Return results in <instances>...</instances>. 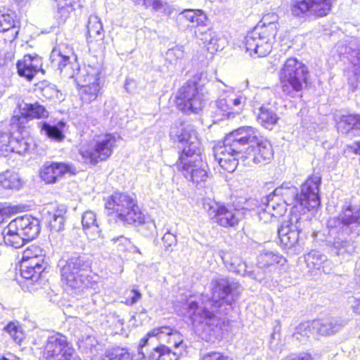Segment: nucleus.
<instances>
[{
  "label": "nucleus",
  "instance_id": "obj_55",
  "mask_svg": "<svg viewBox=\"0 0 360 360\" xmlns=\"http://www.w3.org/2000/svg\"><path fill=\"white\" fill-rule=\"evenodd\" d=\"M57 6L58 9L56 14V18L59 23L65 22L67 19L70 18V14L74 11V9L70 8V7L61 5L60 3L57 4Z\"/></svg>",
  "mask_w": 360,
  "mask_h": 360
},
{
  "label": "nucleus",
  "instance_id": "obj_19",
  "mask_svg": "<svg viewBox=\"0 0 360 360\" xmlns=\"http://www.w3.org/2000/svg\"><path fill=\"white\" fill-rule=\"evenodd\" d=\"M273 155L270 143L261 139L258 144L247 148L246 150L238 157V161L240 160L243 162L244 165L250 167L253 165H264L272 159Z\"/></svg>",
  "mask_w": 360,
  "mask_h": 360
},
{
  "label": "nucleus",
  "instance_id": "obj_20",
  "mask_svg": "<svg viewBox=\"0 0 360 360\" xmlns=\"http://www.w3.org/2000/svg\"><path fill=\"white\" fill-rule=\"evenodd\" d=\"M245 98L238 96L231 91L224 92L216 102V113L220 120L229 118L231 115L238 112L245 103Z\"/></svg>",
  "mask_w": 360,
  "mask_h": 360
},
{
  "label": "nucleus",
  "instance_id": "obj_53",
  "mask_svg": "<svg viewBox=\"0 0 360 360\" xmlns=\"http://www.w3.org/2000/svg\"><path fill=\"white\" fill-rule=\"evenodd\" d=\"M9 133L0 131V156H7L11 153Z\"/></svg>",
  "mask_w": 360,
  "mask_h": 360
},
{
  "label": "nucleus",
  "instance_id": "obj_52",
  "mask_svg": "<svg viewBox=\"0 0 360 360\" xmlns=\"http://www.w3.org/2000/svg\"><path fill=\"white\" fill-rule=\"evenodd\" d=\"M14 20L11 15L4 13L0 10V32H7L14 28Z\"/></svg>",
  "mask_w": 360,
  "mask_h": 360
},
{
  "label": "nucleus",
  "instance_id": "obj_56",
  "mask_svg": "<svg viewBox=\"0 0 360 360\" xmlns=\"http://www.w3.org/2000/svg\"><path fill=\"white\" fill-rule=\"evenodd\" d=\"M163 245L166 251L172 252L173 247L176 245L177 240L174 234L167 231L162 238Z\"/></svg>",
  "mask_w": 360,
  "mask_h": 360
},
{
  "label": "nucleus",
  "instance_id": "obj_49",
  "mask_svg": "<svg viewBox=\"0 0 360 360\" xmlns=\"http://www.w3.org/2000/svg\"><path fill=\"white\" fill-rule=\"evenodd\" d=\"M45 257V250L38 245H32L22 252V259H34L35 257Z\"/></svg>",
  "mask_w": 360,
  "mask_h": 360
},
{
  "label": "nucleus",
  "instance_id": "obj_50",
  "mask_svg": "<svg viewBox=\"0 0 360 360\" xmlns=\"http://www.w3.org/2000/svg\"><path fill=\"white\" fill-rule=\"evenodd\" d=\"M205 27L206 25H202L195 30L196 37L202 41L205 45H206L207 42H210L212 37H213L212 35L216 32L213 30L206 28Z\"/></svg>",
  "mask_w": 360,
  "mask_h": 360
},
{
  "label": "nucleus",
  "instance_id": "obj_25",
  "mask_svg": "<svg viewBox=\"0 0 360 360\" xmlns=\"http://www.w3.org/2000/svg\"><path fill=\"white\" fill-rule=\"evenodd\" d=\"M220 256L226 268L232 272L239 275H247L258 281H262L264 276L256 273V271H248L245 263L243 262L241 259L236 256H233L230 252H220Z\"/></svg>",
  "mask_w": 360,
  "mask_h": 360
},
{
  "label": "nucleus",
  "instance_id": "obj_61",
  "mask_svg": "<svg viewBox=\"0 0 360 360\" xmlns=\"http://www.w3.org/2000/svg\"><path fill=\"white\" fill-rule=\"evenodd\" d=\"M57 4H61L65 6L70 7L72 9H75V6H79V0H56Z\"/></svg>",
  "mask_w": 360,
  "mask_h": 360
},
{
  "label": "nucleus",
  "instance_id": "obj_37",
  "mask_svg": "<svg viewBox=\"0 0 360 360\" xmlns=\"http://www.w3.org/2000/svg\"><path fill=\"white\" fill-rule=\"evenodd\" d=\"M24 114L30 119H44L49 117V113L46 108L36 102L34 103H25L22 107Z\"/></svg>",
  "mask_w": 360,
  "mask_h": 360
},
{
  "label": "nucleus",
  "instance_id": "obj_63",
  "mask_svg": "<svg viewBox=\"0 0 360 360\" xmlns=\"http://www.w3.org/2000/svg\"><path fill=\"white\" fill-rule=\"evenodd\" d=\"M133 1L136 5H142L143 6L144 0H133Z\"/></svg>",
  "mask_w": 360,
  "mask_h": 360
},
{
  "label": "nucleus",
  "instance_id": "obj_47",
  "mask_svg": "<svg viewBox=\"0 0 360 360\" xmlns=\"http://www.w3.org/2000/svg\"><path fill=\"white\" fill-rule=\"evenodd\" d=\"M65 211L63 209L55 210L52 214H51L50 219L49 221V226L52 231H60L64 229V214Z\"/></svg>",
  "mask_w": 360,
  "mask_h": 360
},
{
  "label": "nucleus",
  "instance_id": "obj_7",
  "mask_svg": "<svg viewBox=\"0 0 360 360\" xmlns=\"http://www.w3.org/2000/svg\"><path fill=\"white\" fill-rule=\"evenodd\" d=\"M41 230L40 221L31 215L12 220L2 231L5 244L14 248H21L25 242L34 239Z\"/></svg>",
  "mask_w": 360,
  "mask_h": 360
},
{
  "label": "nucleus",
  "instance_id": "obj_29",
  "mask_svg": "<svg viewBox=\"0 0 360 360\" xmlns=\"http://www.w3.org/2000/svg\"><path fill=\"white\" fill-rule=\"evenodd\" d=\"M82 224L83 230L89 239L94 240L101 237V229L95 212H85L82 217Z\"/></svg>",
  "mask_w": 360,
  "mask_h": 360
},
{
  "label": "nucleus",
  "instance_id": "obj_38",
  "mask_svg": "<svg viewBox=\"0 0 360 360\" xmlns=\"http://www.w3.org/2000/svg\"><path fill=\"white\" fill-rule=\"evenodd\" d=\"M184 57V51L182 46H174L169 49L165 53V60L168 68H176L181 67V61Z\"/></svg>",
  "mask_w": 360,
  "mask_h": 360
},
{
  "label": "nucleus",
  "instance_id": "obj_16",
  "mask_svg": "<svg viewBox=\"0 0 360 360\" xmlns=\"http://www.w3.org/2000/svg\"><path fill=\"white\" fill-rule=\"evenodd\" d=\"M203 207L210 218L222 227H234L240 221V212L232 206L209 199L204 202Z\"/></svg>",
  "mask_w": 360,
  "mask_h": 360
},
{
  "label": "nucleus",
  "instance_id": "obj_10",
  "mask_svg": "<svg viewBox=\"0 0 360 360\" xmlns=\"http://www.w3.org/2000/svg\"><path fill=\"white\" fill-rule=\"evenodd\" d=\"M175 165L176 169L196 187H203L209 178L208 165L202 160L201 153L179 156Z\"/></svg>",
  "mask_w": 360,
  "mask_h": 360
},
{
  "label": "nucleus",
  "instance_id": "obj_41",
  "mask_svg": "<svg viewBox=\"0 0 360 360\" xmlns=\"http://www.w3.org/2000/svg\"><path fill=\"white\" fill-rule=\"evenodd\" d=\"M39 89L42 96L46 99L55 101L63 100V94L53 84L43 82L39 84Z\"/></svg>",
  "mask_w": 360,
  "mask_h": 360
},
{
  "label": "nucleus",
  "instance_id": "obj_42",
  "mask_svg": "<svg viewBox=\"0 0 360 360\" xmlns=\"http://www.w3.org/2000/svg\"><path fill=\"white\" fill-rule=\"evenodd\" d=\"M358 115H342L337 123L338 131L342 134H347L352 129H356Z\"/></svg>",
  "mask_w": 360,
  "mask_h": 360
},
{
  "label": "nucleus",
  "instance_id": "obj_40",
  "mask_svg": "<svg viewBox=\"0 0 360 360\" xmlns=\"http://www.w3.org/2000/svg\"><path fill=\"white\" fill-rule=\"evenodd\" d=\"M0 185L6 189H19L21 187V181L18 174L7 170L0 174Z\"/></svg>",
  "mask_w": 360,
  "mask_h": 360
},
{
  "label": "nucleus",
  "instance_id": "obj_13",
  "mask_svg": "<svg viewBox=\"0 0 360 360\" xmlns=\"http://www.w3.org/2000/svg\"><path fill=\"white\" fill-rule=\"evenodd\" d=\"M117 138L115 135L108 134L79 149V154L86 163L93 165L100 161L106 160L112 154Z\"/></svg>",
  "mask_w": 360,
  "mask_h": 360
},
{
  "label": "nucleus",
  "instance_id": "obj_33",
  "mask_svg": "<svg viewBox=\"0 0 360 360\" xmlns=\"http://www.w3.org/2000/svg\"><path fill=\"white\" fill-rule=\"evenodd\" d=\"M342 49H344V52L341 50L340 53L347 55V59L355 68V73L360 72V41L356 39H352Z\"/></svg>",
  "mask_w": 360,
  "mask_h": 360
},
{
  "label": "nucleus",
  "instance_id": "obj_6",
  "mask_svg": "<svg viewBox=\"0 0 360 360\" xmlns=\"http://www.w3.org/2000/svg\"><path fill=\"white\" fill-rule=\"evenodd\" d=\"M108 214L115 221L124 224L140 225L144 223L145 217L137 205L133 195L124 192H115L105 203Z\"/></svg>",
  "mask_w": 360,
  "mask_h": 360
},
{
  "label": "nucleus",
  "instance_id": "obj_3",
  "mask_svg": "<svg viewBox=\"0 0 360 360\" xmlns=\"http://www.w3.org/2000/svg\"><path fill=\"white\" fill-rule=\"evenodd\" d=\"M261 139L257 129L249 126L239 127L225 137L222 145L214 148V158L224 170L233 172L238 165V157L247 148L258 144Z\"/></svg>",
  "mask_w": 360,
  "mask_h": 360
},
{
  "label": "nucleus",
  "instance_id": "obj_46",
  "mask_svg": "<svg viewBox=\"0 0 360 360\" xmlns=\"http://www.w3.org/2000/svg\"><path fill=\"white\" fill-rule=\"evenodd\" d=\"M111 241L113 243V245L117 248V251L123 252L129 251L134 253H141L139 249L136 246L134 245L127 238L123 236L113 238L111 239Z\"/></svg>",
  "mask_w": 360,
  "mask_h": 360
},
{
  "label": "nucleus",
  "instance_id": "obj_24",
  "mask_svg": "<svg viewBox=\"0 0 360 360\" xmlns=\"http://www.w3.org/2000/svg\"><path fill=\"white\" fill-rule=\"evenodd\" d=\"M274 195L271 194L266 196L258 207V217L264 223L271 221L272 217L282 216L285 212V205L275 200Z\"/></svg>",
  "mask_w": 360,
  "mask_h": 360
},
{
  "label": "nucleus",
  "instance_id": "obj_4",
  "mask_svg": "<svg viewBox=\"0 0 360 360\" xmlns=\"http://www.w3.org/2000/svg\"><path fill=\"white\" fill-rule=\"evenodd\" d=\"M62 281L66 284L67 290L79 294L93 288L96 283L87 275L91 268V261L84 253L74 252L58 262Z\"/></svg>",
  "mask_w": 360,
  "mask_h": 360
},
{
  "label": "nucleus",
  "instance_id": "obj_36",
  "mask_svg": "<svg viewBox=\"0 0 360 360\" xmlns=\"http://www.w3.org/2000/svg\"><path fill=\"white\" fill-rule=\"evenodd\" d=\"M179 356L176 352H172L169 347L161 345L148 355V360H178Z\"/></svg>",
  "mask_w": 360,
  "mask_h": 360
},
{
  "label": "nucleus",
  "instance_id": "obj_45",
  "mask_svg": "<svg viewBox=\"0 0 360 360\" xmlns=\"http://www.w3.org/2000/svg\"><path fill=\"white\" fill-rule=\"evenodd\" d=\"M103 360H132V358L126 349L117 347L107 349Z\"/></svg>",
  "mask_w": 360,
  "mask_h": 360
},
{
  "label": "nucleus",
  "instance_id": "obj_48",
  "mask_svg": "<svg viewBox=\"0 0 360 360\" xmlns=\"http://www.w3.org/2000/svg\"><path fill=\"white\" fill-rule=\"evenodd\" d=\"M4 330L8 333L17 343L20 344L24 339V334L18 322H10L4 328Z\"/></svg>",
  "mask_w": 360,
  "mask_h": 360
},
{
  "label": "nucleus",
  "instance_id": "obj_51",
  "mask_svg": "<svg viewBox=\"0 0 360 360\" xmlns=\"http://www.w3.org/2000/svg\"><path fill=\"white\" fill-rule=\"evenodd\" d=\"M32 119L22 112V108H20V115H14L11 119V125L13 128H18V129H22Z\"/></svg>",
  "mask_w": 360,
  "mask_h": 360
},
{
  "label": "nucleus",
  "instance_id": "obj_60",
  "mask_svg": "<svg viewBox=\"0 0 360 360\" xmlns=\"http://www.w3.org/2000/svg\"><path fill=\"white\" fill-rule=\"evenodd\" d=\"M143 6L145 8L152 7L155 11L159 10L162 6L160 0H144Z\"/></svg>",
  "mask_w": 360,
  "mask_h": 360
},
{
  "label": "nucleus",
  "instance_id": "obj_11",
  "mask_svg": "<svg viewBox=\"0 0 360 360\" xmlns=\"http://www.w3.org/2000/svg\"><path fill=\"white\" fill-rule=\"evenodd\" d=\"M170 137L182 146L179 156H191L201 153L200 143L194 127L188 122H176L170 129Z\"/></svg>",
  "mask_w": 360,
  "mask_h": 360
},
{
  "label": "nucleus",
  "instance_id": "obj_43",
  "mask_svg": "<svg viewBox=\"0 0 360 360\" xmlns=\"http://www.w3.org/2000/svg\"><path fill=\"white\" fill-rule=\"evenodd\" d=\"M31 142L29 139L23 137H16L10 139L9 148L11 152L18 153L19 155H25L29 152L31 148Z\"/></svg>",
  "mask_w": 360,
  "mask_h": 360
},
{
  "label": "nucleus",
  "instance_id": "obj_58",
  "mask_svg": "<svg viewBox=\"0 0 360 360\" xmlns=\"http://www.w3.org/2000/svg\"><path fill=\"white\" fill-rule=\"evenodd\" d=\"M141 297V292L137 290H132L129 295L127 297L125 303L128 305H133L136 303Z\"/></svg>",
  "mask_w": 360,
  "mask_h": 360
},
{
  "label": "nucleus",
  "instance_id": "obj_59",
  "mask_svg": "<svg viewBox=\"0 0 360 360\" xmlns=\"http://www.w3.org/2000/svg\"><path fill=\"white\" fill-rule=\"evenodd\" d=\"M202 360H231L228 356L224 355L219 352H213L205 354Z\"/></svg>",
  "mask_w": 360,
  "mask_h": 360
},
{
  "label": "nucleus",
  "instance_id": "obj_62",
  "mask_svg": "<svg viewBox=\"0 0 360 360\" xmlns=\"http://www.w3.org/2000/svg\"><path fill=\"white\" fill-rule=\"evenodd\" d=\"M354 311L357 314H360V297L356 299L355 303L352 305Z\"/></svg>",
  "mask_w": 360,
  "mask_h": 360
},
{
  "label": "nucleus",
  "instance_id": "obj_57",
  "mask_svg": "<svg viewBox=\"0 0 360 360\" xmlns=\"http://www.w3.org/2000/svg\"><path fill=\"white\" fill-rule=\"evenodd\" d=\"M96 345L97 341L95 338L91 335H88L85 339L81 340L79 347L92 352Z\"/></svg>",
  "mask_w": 360,
  "mask_h": 360
},
{
  "label": "nucleus",
  "instance_id": "obj_18",
  "mask_svg": "<svg viewBox=\"0 0 360 360\" xmlns=\"http://www.w3.org/2000/svg\"><path fill=\"white\" fill-rule=\"evenodd\" d=\"M43 353L44 358L47 359L70 360L74 349L65 336L56 333L48 337Z\"/></svg>",
  "mask_w": 360,
  "mask_h": 360
},
{
  "label": "nucleus",
  "instance_id": "obj_8",
  "mask_svg": "<svg viewBox=\"0 0 360 360\" xmlns=\"http://www.w3.org/2000/svg\"><path fill=\"white\" fill-rule=\"evenodd\" d=\"M264 17L262 21L249 32L245 37V46L247 52L258 57L267 56L272 49V44L277 34L278 27L275 22H266Z\"/></svg>",
  "mask_w": 360,
  "mask_h": 360
},
{
  "label": "nucleus",
  "instance_id": "obj_27",
  "mask_svg": "<svg viewBox=\"0 0 360 360\" xmlns=\"http://www.w3.org/2000/svg\"><path fill=\"white\" fill-rule=\"evenodd\" d=\"M16 67L20 77L31 81L41 68V58L25 55L22 60L17 62Z\"/></svg>",
  "mask_w": 360,
  "mask_h": 360
},
{
  "label": "nucleus",
  "instance_id": "obj_22",
  "mask_svg": "<svg viewBox=\"0 0 360 360\" xmlns=\"http://www.w3.org/2000/svg\"><path fill=\"white\" fill-rule=\"evenodd\" d=\"M75 168L68 163L46 162L41 167L39 176L46 184H56L65 174H75Z\"/></svg>",
  "mask_w": 360,
  "mask_h": 360
},
{
  "label": "nucleus",
  "instance_id": "obj_34",
  "mask_svg": "<svg viewBox=\"0 0 360 360\" xmlns=\"http://www.w3.org/2000/svg\"><path fill=\"white\" fill-rule=\"evenodd\" d=\"M257 119L262 127L271 129L278 121L279 117L269 105H262L257 112Z\"/></svg>",
  "mask_w": 360,
  "mask_h": 360
},
{
  "label": "nucleus",
  "instance_id": "obj_39",
  "mask_svg": "<svg viewBox=\"0 0 360 360\" xmlns=\"http://www.w3.org/2000/svg\"><path fill=\"white\" fill-rule=\"evenodd\" d=\"M65 123L62 121L58 122V125H51L46 122L41 123V130L50 139L56 141H60L65 136L63 133L62 128L64 127Z\"/></svg>",
  "mask_w": 360,
  "mask_h": 360
},
{
  "label": "nucleus",
  "instance_id": "obj_54",
  "mask_svg": "<svg viewBox=\"0 0 360 360\" xmlns=\"http://www.w3.org/2000/svg\"><path fill=\"white\" fill-rule=\"evenodd\" d=\"M212 36L210 42H207L205 45L207 50L211 53L222 49L224 46V39L221 38L217 32Z\"/></svg>",
  "mask_w": 360,
  "mask_h": 360
},
{
  "label": "nucleus",
  "instance_id": "obj_1",
  "mask_svg": "<svg viewBox=\"0 0 360 360\" xmlns=\"http://www.w3.org/2000/svg\"><path fill=\"white\" fill-rule=\"evenodd\" d=\"M328 245L330 252L345 259L356 249L354 239L360 236V204L342 207L341 212L327 222Z\"/></svg>",
  "mask_w": 360,
  "mask_h": 360
},
{
  "label": "nucleus",
  "instance_id": "obj_21",
  "mask_svg": "<svg viewBox=\"0 0 360 360\" xmlns=\"http://www.w3.org/2000/svg\"><path fill=\"white\" fill-rule=\"evenodd\" d=\"M150 338H156L157 340H162L165 338H167V342L169 343L173 344L175 349H183L185 347L181 335L176 330H174L172 328L167 326H162L154 328L150 331L146 337L141 340L139 344V353L141 354L142 357L144 359L146 357L142 349L143 347L147 345L148 341Z\"/></svg>",
  "mask_w": 360,
  "mask_h": 360
},
{
  "label": "nucleus",
  "instance_id": "obj_26",
  "mask_svg": "<svg viewBox=\"0 0 360 360\" xmlns=\"http://www.w3.org/2000/svg\"><path fill=\"white\" fill-rule=\"evenodd\" d=\"M44 258L45 257H41V259H39V257L22 259L20 264L21 276L26 280H30L32 283L37 282L46 268Z\"/></svg>",
  "mask_w": 360,
  "mask_h": 360
},
{
  "label": "nucleus",
  "instance_id": "obj_35",
  "mask_svg": "<svg viewBox=\"0 0 360 360\" xmlns=\"http://www.w3.org/2000/svg\"><path fill=\"white\" fill-rule=\"evenodd\" d=\"M179 18H185L196 26L207 25V18L202 10L185 9L179 14Z\"/></svg>",
  "mask_w": 360,
  "mask_h": 360
},
{
  "label": "nucleus",
  "instance_id": "obj_30",
  "mask_svg": "<svg viewBox=\"0 0 360 360\" xmlns=\"http://www.w3.org/2000/svg\"><path fill=\"white\" fill-rule=\"evenodd\" d=\"M345 325L341 319H332L329 320H314L312 327L316 330V334L330 335L340 331Z\"/></svg>",
  "mask_w": 360,
  "mask_h": 360
},
{
  "label": "nucleus",
  "instance_id": "obj_44",
  "mask_svg": "<svg viewBox=\"0 0 360 360\" xmlns=\"http://www.w3.org/2000/svg\"><path fill=\"white\" fill-rule=\"evenodd\" d=\"M314 334H316V333L312 327V322H305L300 323L296 328V331L293 333L292 338L300 342H304Z\"/></svg>",
  "mask_w": 360,
  "mask_h": 360
},
{
  "label": "nucleus",
  "instance_id": "obj_2",
  "mask_svg": "<svg viewBox=\"0 0 360 360\" xmlns=\"http://www.w3.org/2000/svg\"><path fill=\"white\" fill-rule=\"evenodd\" d=\"M241 286L238 282L231 278L220 276L211 282L212 297L203 307H199L195 301L187 304V314L193 325L205 324L214 330L217 328L219 319L215 316L214 310L208 309V306L219 307L222 304L231 306L240 293Z\"/></svg>",
  "mask_w": 360,
  "mask_h": 360
},
{
  "label": "nucleus",
  "instance_id": "obj_17",
  "mask_svg": "<svg viewBox=\"0 0 360 360\" xmlns=\"http://www.w3.org/2000/svg\"><path fill=\"white\" fill-rule=\"evenodd\" d=\"M333 0H302L291 4L290 11L293 16L306 19L322 18L331 11Z\"/></svg>",
  "mask_w": 360,
  "mask_h": 360
},
{
  "label": "nucleus",
  "instance_id": "obj_23",
  "mask_svg": "<svg viewBox=\"0 0 360 360\" xmlns=\"http://www.w3.org/2000/svg\"><path fill=\"white\" fill-rule=\"evenodd\" d=\"M285 259L278 253L269 250L262 251L257 257V268L263 270V273L257 271L260 275L264 276V279L272 277V273L278 269V265H283Z\"/></svg>",
  "mask_w": 360,
  "mask_h": 360
},
{
  "label": "nucleus",
  "instance_id": "obj_15",
  "mask_svg": "<svg viewBox=\"0 0 360 360\" xmlns=\"http://www.w3.org/2000/svg\"><path fill=\"white\" fill-rule=\"evenodd\" d=\"M100 72L98 69L89 66L82 70H78L75 81L80 86L82 100L87 103L95 101L101 92L99 84Z\"/></svg>",
  "mask_w": 360,
  "mask_h": 360
},
{
  "label": "nucleus",
  "instance_id": "obj_64",
  "mask_svg": "<svg viewBox=\"0 0 360 360\" xmlns=\"http://www.w3.org/2000/svg\"><path fill=\"white\" fill-rule=\"evenodd\" d=\"M359 119H358V122H356V129L360 130V115H358Z\"/></svg>",
  "mask_w": 360,
  "mask_h": 360
},
{
  "label": "nucleus",
  "instance_id": "obj_32",
  "mask_svg": "<svg viewBox=\"0 0 360 360\" xmlns=\"http://www.w3.org/2000/svg\"><path fill=\"white\" fill-rule=\"evenodd\" d=\"M309 267L318 270H322L326 274H329L332 270V264L327 259L326 255L319 251L310 252L305 258Z\"/></svg>",
  "mask_w": 360,
  "mask_h": 360
},
{
  "label": "nucleus",
  "instance_id": "obj_14",
  "mask_svg": "<svg viewBox=\"0 0 360 360\" xmlns=\"http://www.w3.org/2000/svg\"><path fill=\"white\" fill-rule=\"evenodd\" d=\"M310 224L307 217L295 211L292 212L278 229L281 243L286 248L295 247L299 243V234Z\"/></svg>",
  "mask_w": 360,
  "mask_h": 360
},
{
  "label": "nucleus",
  "instance_id": "obj_5",
  "mask_svg": "<svg viewBox=\"0 0 360 360\" xmlns=\"http://www.w3.org/2000/svg\"><path fill=\"white\" fill-rule=\"evenodd\" d=\"M321 178L319 174H313L309 176L302 185L300 193L298 188L290 184H283L275 189V195H281L285 205H292L294 208L298 206L310 211L317 208L321 205L319 197V186Z\"/></svg>",
  "mask_w": 360,
  "mask_h": 360
},
{
  "label": "nucleus",
  "instance_id": "obj_28",
  "mask_svg": "<svg viewBox=\"0 0 360 360\" xmlns=\"http://www.w3.org/2000/svg\"><path fill=\"white\" fill-rule=\"evenodd\" d=\"M50 63L51 68L60 71V73H63L64 77L76 78V74L70 72L72 68L69 57L63 55L60 50L54 49L52 51L50 56Z\"/></svg>",
  "mask_w": 360,
  "mask_h": 360
},
{
  "label": "nucleus",
  "instance_id": "obj_12",
  "mask_svg": "<svg viewBox=\"0 0 360 360\" xmlns=\"http://www.w3.org/2000/svg\"><path fill=\"white\" fill-rule=\"evenodd\" d=\"M205 103L203 89L195 81H188L181 86L176 96L179 109L186 113H198Z\"/></svg>",
  "mask_w": 360,
  "mask_h": 360
},
{
  "label": "nucleus",
  "instance_id": "obj_31",
  "mask_svg": "<svg viewBox=\"0 0 360 360\" xmlns=\"http://www.w3.org/2000/svg\"><path fill=\"white\" fill-rule=\"evenodd\" d=\"M87 41L89 44L94 41L101 42L104 39V31L101 19L96 15H91L87 24Z\"/></svg>",
  "mask_w": 360,
  "mask_h": 360
},
{
  "label": "nucleus",
  "instance_id": "obj_9",
  "mask_svg": "<svg viewBox=\"0 0 360 360\" xmlns=\"http://www.w3.org/2000/svg\"><path fill=\"white\" fill-rule=\"evenodd\" d=\"M307 68L295 58L287 59L279 74L281 87L286 97L300 96L303 84L307 83Z\"/></svg>",
  "mask_w": 360,
  "mask_h": 360
}]
</instances>
